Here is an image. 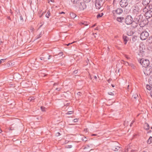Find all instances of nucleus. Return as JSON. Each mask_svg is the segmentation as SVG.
Instances as JSON below:
<instances>
[{
  "label": "nucleus",
  "instance_id": "f257e3e1",
  "mask_svg": "<svg viewBox=\"0 0 152 152\" xmlns=\"http://www.w3.org/2000/svg\"><path fill=\"white\" fill-rule=\"evenodd\" d=\"M141 5L139 4H137L134 6L133 11V14L134 16L140 14V12L142 10V7Z\"/></svg>",
  "mask_w": 152,
  "mask_h": 152
},
{
  "label": "nucleus",
  "instance_id": "f03ea898",
  "mask_svg": "<svg viewBox=\"0 0 152 152\" xmlns=\"http://www.w3.org/2000/svg\"><path fill=\"white\" fill-rule=\"evenodd\" d=\"M134 16V18L133 24L134 23L135 24V25L134 26H133V27L134 28H135L137 27V23L140 22L144 18L143 16L140 14Z\"/></svg>",
  "mask_w": 152,
  "mask_h": 152
},
{
  "label": "nucleus",
  "instance_id": "7ed1b4c3",
  "mask_svg": "<svg viewBox=\"0 0 152 152\" xmlns=\"http://www.w3.org/2000/svg\"><path fill=\"white\" fill-rule=\"evenodd\" d=\"M139 62L142 66L145 67L148 66L150 63L148 60L144 58L140 60Z\"/></svg>",
  "mask_w": 152,
  "mask_h": 152
},
{
  "label": "nucleus",
  "instance_id": "20e7f679",
  "mask_svg": "<svg viewBox=\"0 0 152 152\" xmlns=\"http://www.w3.org/2000/svg\"><path fill=\"white\" fill-rule=\"evenodd\" d=\"M125 22L127 25H130L131 24H132V25L133 24V18L130 15H128L126 16L125 19Z\"/></svg>",
  "mask_w": 152,
  "mask_h": 152
},
{
  "label": "nucleus",
  "instance_id": "39448f33",
  "mask_svg": "<svg viewBox=\"0 0 152 152\" xmlns=\"http://www.w3.org/2000/svg\"><path fill=\"white\" fill-rule=\"evenodd\" d=\"M76 6L78 7L80 10H83L86 7L85 3L84 2H82L81 1L76 5Z\"/></svg>",
  "mask_w": 152,
  "mask_h": 152
},
{
  "label": "nucleus",
  "instance_id": "423d86ee",
  "mask_svg": "<svg viewBox=\"0 0 152 152\" xmlns=\"http://www.w3.org/2000/svg\"><path fill=\"white\" fill-rule=\"evenodd\" d=\"M149 35V33L147 31H143L141 34L140 38L141 40H145L147 39Z\"/></svg>",
  "mask_w": 152,
  "mask_h": 152
},
{
  "label": "nucleus",
  "instance_id": "0eeeda50",
  "mask_svg": "<svg viewBox=\"0 0 152 152\" xmlns=\"http://www.w3.org/2000/svg\"><path fill=\"white\" fill-rule=\"evenodd\" d=\"M152 72V67L147 66L144 71V74L146 75H150Z\"/></svg>",
  "mask_w": 152,
  "mask_h": 152
},
{
  "label": "nucleus",
  "instance_id": "6e6552de",
  "mask_svg": "<svg viewBox=\"0 0 152 152\" xmlns=\"http://www.w3.org/2000/svg\"><path fill=\"white\" fill-rule=\"evenodd\" d=\"M119 4L122 7H125L128 5V0H121Z\"/></svg>",
  "mask_w": 152,
  "mask_h": 152
},
{
  "label": "nucleus",
  "instance_id": "1a4fd4ad",
  "mask_svg": "<svg viewBox=\"0 0 152 152\" xmlns=\"http://www.w3.org/2000/svg\"><path fill=\"white\" fill-rule=\"evenodd\" d=\"M95 4L96 8L98 9H100L103 4L101 2L100 0H95Z\"/></svg>",
  "mask_w": 152,
  "mask_h": 152
},
{
  "label": "nucleus",
  "instance_id": "9d476101",
  "mask_svg": "<svg viewBox=\"0 0 152 152\" xmlns=\"http://www.w3.org/2000/svg\"><path fill=\"white\" fill-rule=\"evenodd\" d=\"M152 16V11L150 10H148L145 14V17L148 19Z\"/></svg>",
  "mask_w": 152,
  "mask_h": 152
},
{
  "label": "nucleus",
  "instance_id": "9b49d317",
  "mask_svg": "<svg viewBox=\"0 0 152 152\" xmlns=\"http://www.w3.org/2000/svg\"><path fill=\"white\" fill-rule=\"evenodd\" d=\"M113 11L117 14L120 15L123 12V10L121 8H118L116 10H115Z\"/></svg>",
  "mask_w": 152,
  "mask_h": 152
},
{
  "label": "nucleus",
  "instance_id": "f8f14e48",
  "mask_svg": "<svg viewBox=\"0 0 152 152\" xmlns=\"http://www.w3.org/2000/svg\"><path fill=\"white\" fill-rule=\"evenodd\" d=\"M116 20L118 22L120 23H122L124 20V17H120L117 18Z\"/></svg>",
  "mask_w": 152,
  "mask_h": 152
},
{
  "label": "nucleus",
  "instance_id": "ddd939ff",
  "mask_svg": "<svg viewBox=\"0 0 152 152\" xmlns=\"http://www.w3.org/2000/svg\"><path fill=\"white\" fill-rule=\"evenodd\" d=\"M150 2V0H143L142 2V4L143 5L145 6L148 5Z\"/></svg>",
  "mask_w": 152,
  "mask_h": 152
},
{
  "label": "nucleus",
  "instance_id": "4468645a",
  "mask_svg": "<svg viewBox=\"0 0 152 152\" xmlns=\"http://www.w3.org/2000/svg\"><path fill=\"white\" fill-rule=\"evenodd\" d=\"M123 39L124 42V43L125 45H126L128 41V38L127 36H126L123 35Z\"/></svg>",
  "mask_w": 152,
  "mask_h": 152
},
{
  "label": "nucleus",
  "instance_id": "2eb2a0df",
  "mask_svg": "<svg viewBox=\"0 0 152 152\" xmlns=\"http://www.w3.org/2000/svg\"><path fill=\"white\" fill-rule=\"evenodd\" d=\"M119 148L120 147L119 146L116 145L113 146L112 147V149L114 151H118Z\"/></svg>",
  "mask_w": 152,
  "mask_h": 152
},
{
  "label": "nucleus",
  "instance_id": "dca6fc26",
  "mask_svg": "<svg viewBox=\"0 0 152 152\" xmlns=\"http://www.w3.org/2000/svg\"><path fill=\"white\" fill-rule=\"evenodd\" d=\"M89 23L86 21H83L80 23V25L81 26L83 25L84 26H86L88 25Z\"/></svg>",
  "mask_w": 152,
  "mask_h": 152
},
{
  "label": "nucleus",
  "instance_id": "f3484780",
  "mask_svg": "<svg viewBox=\"0 0 152 152\" xmlns=\"http://www.w3.org/2000/svg\"><path fill=\"white\" fill-rule=\"evenodd\" d=\"M70 16L71 19H73L76 17V15L75 14L71 12L70 13Z\"/></svg>",
  "mask_w": 152,
  "mask_h": 152
},
{
  "label": "nucleus",
  "instance_id": "a211bd4d",
  "mask_svg": "<svg viewBox=\"0 0 152 152\" xmlns=\"http://www.w3.org/2000/svg\"><path fill=\"white\" fill-rule=\"evenodd\" d=\"M80 0H71V1L74 4H75L77 5Z\"/></svg>",
  "mask_w": 152,
  "mask_h": 152
},
{
  "label": "nucleus",
  "instance_id": "6ab92c4d",
  "mask_svg": "<svg viewBox=\"0 0 152 152\" xmlns=\"http://www.w3.org/2000/svg\"><path fill=\"white\" fill-rule=\"evenodd\" d=\"M147 142L148 144H150L152 142V137H150L149 139L147 140Z\"/></svg>",
  "mask_w": 152,
  "mask_h": 152
},
{
  "label": "nucleus",
  "instance_id": "aec40b11",
  "mask_svg": "<svg viewBox=\"0 0 152 152\" xmlns=\"http://www.w3.org/2000/svg\"><path fill=\"white\" fill-rule=\"evenodd\" d=\"M146 126L145 127V128L146 130L149 129L150 128V126L149 124L147 123L145 124Z\"/></svg>",
  "mask_w": 152,
  "mask_h": 152
},
{
  "label": "nucleus",
  "instance_id": "412c9836",
  "mask_svg": "<svg viewBox=\"0 0 152 152\" xmlns=\"http://www.w3.org/2000/svg\"><path fill=\"white\" fill-rule=\"evenodd\" d=\"M141 21L142 23H143L145 25L147 23V21L145 18L144 17L143 19Z\"/></svg>",
  "mask_w": 152,
  "mask_h": 152
},
{
  "label": "nucleus",
  "instance_id": "4be33fe9",
  "mask_svg": "<svg viewBox=\"0 0 152 152\" xmlns=\"http://www.w3.org/2000/svg\"><path fill=\"white\" fill-rule=\"evenodd\" d=\"M103 15V13H102L101 14L99 13L97 15V18H98L100 17H101Z\"/></svg>",
  "mask_w": 152,
  "mask_h": 152
},
{
  "label": "nucleus",
  "instance_id": "5701e85b",
  "mask_svg": "<svg viewBox=\"0 0 152 152\" xmlns=\"http://www.w3.org/2000/svg\"><path fill=\"white\" fill-rule=\"evenodd\" d=\"M50 15V12L49 11H48V12H47V13H46L45 15V16L48 18L49 17Z\"/></svg>",
  "mask_w": 152,
  "mask_h": 152
},
{
  "label": "nucleus",
  "instance_id": "b1692460",
  "mask_svg": "<svg viewBox=\"0 0 152 152\" xmlns=\"http://www.w3.org/2000/svg\"><path fill=\"white\" fill-rule=\"evenodd\" d=\"M139 23L140 26V27H143L145 25L143 23H142L141 21H140Z\"/></svg>",
  "mask_w": 152,
  "mask_h": 152
},
{
  "label": "nucleus",
  "instance_id": "393cba45",
  "mask_svg": "<svg viewBox=\"0 0 152 152\" xmlns=\"http://www.w3.org/2000/svg\"><path fill=\"white\" fill-rule=\"evenodd\" d=\"M42 111L45 112L46 110V108L45 107L43 106H41L40 107Z\"/></svg>",
  "mask_w": 152,
  "mask_h": 152
},
{
  "label": "nucleus",
  "instance_id": "a878e982",
  "mask_svg": "<svg viewBox=\"0 0 152 152\" xmlns=\"http://www.w3.org/2000/svg\"><path fill=\"white\" fill-rule=\"evenodd\" d=\"M148 10L147 8L146 7H145L143 9V11L144 12H145V13L147 12L148 11Z\"/></svg>",
  "mask_w": 152,
  "mask_h": 152
},
{
  "label": "nucleus",
  "instance_id": "bb28decb",
  "mask_svg": "<svg viewBox=\"0 0 152 152\" xmlns=\"http://www.w3.org/2000/svg\"><path fill=\"white\" fill-rule=\"evenodd\" d=\"M151 87L149 85H146V88L149 90H150L151 89Z\"/></svg>",
  "mask_w": 152,
  "mask_h": 152
},
{
  "label": "nucleus",
  "instance_id": "cd10ccee",
  "mask_svg": "<svg viewBox=\"0 0 152 152\" xmlns=\"http://www.w3.org/2000/svg\"><path fill=\"white\" fill-rule=\"evenodd\" d=\"M138 96V95L136 94H135L134 95H133L132 97L133 98H134L135 99H136L137 98Z\"/></svg>",
  "mask_w": 152,
  "mask_h": 152
},
{
  "label": "nucleus",
  "instance_id": "c85d7f7f",
  "mask_svg": "<svg viewBox=\"0 0 152 152\" xmlns=\"http://www.w3.org/2000/svg\"><path fill=\"white\" fill-rule=\"evenodd\" d=\"M73 113V111H68L67 112V113H66V114H67V115H70V114H71L72 113Z\"/></svg>",
  "mask_w": 152,
  "mask_h": 152
},
{
  "label": "nucleus",
  "instance_id": "c756f323",
  "mask_svg": "<svg viewBox=\"0 0 152 152\" xmlns=\"http://www.w3.org/2000/svg\"><path fill=\"white\" fill-rule=\"evenodd\" d=\"M149 82L150 83H151L152 85V77H150L149 79Z\"/></svg>",
  "mask_w": 152,
  "mask_h": 152
},
{
  "label": "nucleus",
  "instance_id": "7c9ffc66",
  "mask_svg": "<svg viewBox=\"0 0 152 152\" xmlns=\"http://www.w3.org/2000/svg\"><path fill=\"white\" fill-rule=\"evenodd\" d=\"M41 37V33H40L39 35H37L36 37V39H39V38H40Z\"/></svg>",
  "mask_w": 152,
  "mask_h": 152
},
{
  "label": "nucleus",
  "instance_id": "2f4dec72",
  "mask_svg": "<svg viewBox=\"0 0 152 152\" xmlns=\"http://www.w3.org/2000/svg\"><path fill=\"white\" fill-rule=\"evenodd\" d=\"M6 59H1L0 60V64L4 62Z\"/></svg>",
  "mask_w": 152,
  "mask_h": 152
},
{
  "label": "nucleus",
  "instance_id": "473e14b6",
  "mask_svg": "<svg viewBox=\"0 0 152 152\" xmlns=\"http://www.w3.org/2000/svg\"><path fill=\"white\" fill-rule=\"evenodd\" d=\"M90 147L91 148H95V146L93 144H90Z\"/></svg>",
  "mask_w": 152,
  "mask_h": 152
},
{
  "label": "nucleus",
  "instance_id": "72a5a7b5",
  "mask_svg": "<svg viewBox=\"0 0 152 152\" xmlns=\"http://www.w3.org/2000/svg\"><path fill=\"white\" fill-rule=\"evenodd\" d=\"M82 140L84 141H86L87 140V139L86 138V137H83L82 138Z\"/></svg>",
  "mask_w": 152,
  "mask_h": 152
},
{
  "label": "nucleus",
  "instance_id": "f704fd0d",
  "mask_svg": "<svg viewBox=\"0 0 152 152\" xmlns=\"http://www.w3.org/2000/svg\"><path fill=\"white\" fill-rule=\"evenodd\" d=\"M89 147H90V145H86V146L85 147L84 149H87Z\"/></svg>",
  "mask_w": 152,
  "mask_h": 152
},
{
  "label": "nucleus",
  "instance_id": "c9c22d12",
  "mask_svg": "<svg viewBox=\"0 0 152 152\" xmlns=\"http://www.w3.org/2000/svg\"><path fill=\"white\" fill-rule=\"evenodd\" d=\"M78 121V119L77 118H75V119H74L73 120V121L74 122H77Z\"/></svg>",
  "mask_w": 152,
  "mask_h": 152
},
{
  "label": "nucleus",
  "instance_id": "e433bc0d",
  "mask_svg": "<svg viewBox=\"0 0 152 152\" xmlns=\"http://www.w3.org/2000/svg\"><path fill=\"white\" fill-rule=\"evenodd\" d=\"M61 88H56V90H57L58 91H61Z\"/></svg>",
  "mask_w": 152,
  "mask_h": 152
},
{
  "label": "nucleus",
  "instance_id": "4c0bfd02",
  "mask_svg": "<svg viewBox=\"0 0 152 152\" xmlns=\"http://www.w3.org/2000/svg\"><path fill=\"white\" fill-rule=\"evenodd\" d=\"M86 62L87 63L86 65H88V63L89 62V60L88 58H87V60H86Z\"/></svg>",
  "mask_w": 152,
  "mask_h": 152
},
{
  "label": "nucleus",
  "instance_id": "58836bf2",
  "mask_svg": "<svg viewBox=\"0 0 152 152\" xmlns=\"http://www.w3.org/2000/svg\"><path fill=\"white\" fill-rule=\"evenodd\" d=\"M100 1L102 4H103L105 1V0H100Z\"/></svg>",
  "mask_w": 152,
  "mask_h": 152
},
{
  "label": "nucleus",
  "instance_id": "ea45409f",
  "mask_svg": "<svg viewBox=\"0 0 152 152\" xmlns=\"http://www.w3.org/2000/svg\"><path fill=\"white\" fill-rule=\"evenodd\" d=\"M85 2H86L87 3H88L91 0H83Z\"/></svg>",
  "mask_w": 152,
  "mask_h": 152
},
{
  "label": "nucleus",
  "instance_id": "a19ab883",
  "mask_svg": "<svg viewBox=\"0 0 152 152\" xmlns=\"http://www.w3.org/2000/svg\"><path fill=\"white\" fill-rule=\"evenodd\" d=\"M20 19L21 20H22V21H23V17L22 15H20Z\"/></svg>",
  "mask_w": 152,
  "mask_h": 152
},
{
  "label": "nucleus",
  "instance_id": "79ce46f5",
  "mask_svg": "<svg viewBox=\"0 0 152 152\" xmlns=\"http://www.w3.org/2000/svg\"><path fill=\"white\" fill-rule=\"evenodd\" d=\"M108 94H109L111 95H114V94L112 92H109Z\"/></svg>",
  "mask_w": 152,
  "mask_h": 152
},
{
  "label": "nucleus",
  "instance_id": "37998d69",
  "mask_svg": "<svg viewBox=\"0 0 152 152\" xmlns=\"http://www.w3.org/2000/svg\"><path fill=\"white\" fill-rule=\"evenodd\" d=\"M140 51L144 52L143 50V48H141V47L140 46Z\"/></svg>",
  "mask_w": 152,
  "mask_h": 152
},
{
  "label": "nucleus",
  "instance_id": "c03bdc74",
  "mask_svg": "<svg viewBox=\"0 0 152 152\" xmlns=\"http://www.w3.org/2000/svg\"><path fill=\"white\" fill-rule=\"evenodd\" d=\"M124 62L126 66H127L128 65H129V63L128 62L124 61Z\"/></svg>",
  "mask_w": 152,
  "mask_h": 152
},
{
  "label": "nucleus",
  "instance_id": "a18cd8bd",
  "mask_svg": "<svg viewBox=\"0 0 152 152\" xmlns=\"http://www.w3.org/2000/svg\"><path fill=\"white\" fill-rule=\"evenodd\" d=\"M134 121H132V122L131 123V124H130V126H132V124L134 123Z\"/></svg>",
  "mask_w": 152,
  "mask_h": 152
},
{
  "label": "nucleus",
  "instance_id": "49530a36",
  "mask_svg": "<svg viewBox=\"0 0 152 152\" xmlns=\"http://www.w3.org/2000/svg\"><path fill=\"white\" fill-rule=\"evenodd\" d=\"M81 93L80 92H79L77 93V95L78 96L81 95Z\"/></svg>",
  "mask_w": 152,
  "mask_h": 152
},
{
  "label": "nucleus",
  "instance_id": "de8ad7c7",
  "mask_svg": "<svg viewBox=\"0 0 152 152\" xmlns=\"http://www.w3.org/2000/svg\"><path fill=\"white\" fill-rule=\"evenodd\" d=\"M60 135V133L59 132H57L56 133V136H59Z\"/></svg>",
  "mask_w": 152,
  "mask_h": 152
},
{
  "label": "nucleus",
  "instance_id": "09e8293b",
  "mask_svg": "<svg viewBox=\"0 0 152 152\" xmlns=\"http://www.w3.org/2000/svg\"><path fill=\"white\" fill-rule=\"evenodd\" d=\"M74 42H72V43H69V44H66V45L67 46H69L70 45V44H72L73 43H74Z\"/></svg>",
  "mask_w": 152,
  "mask_h": 152
},
{
  "label": "nucleus",
  "instance_id": "8fccbe9b",
  "mask_svg": "<svg viewBox=\"0 0 152 152\" xmlns=\"http://www.w3.org/2000/svg\"><path fill=\"white\" fill-rule=\"evenodd\" d=\"M59 14H65V12H59Z\"/></svg>",
  "mask_w": 152,
  "mask_h": 152
},
{
  "label": "nucleus",
  "instance_id": "3c124183",
  "mask_svg": "<svg viewBox=\"0 0 152 152\" xmlns=\"http://www.w3.org/2000/svg\"><path fill=\"white\" fill-rule=\"evenodd\" d=\"M94 78L95 79H97V77L96 76H94Z\"/></svg>",
  "mask_w": 152,
  "mask_h": 152
},
{
  "label": "nucleus",
  "instance_id": "603ef678",
  "mask_svg": "<svg viewBox=\"0 0 152 152\" xmlns=\"http://www.w3.org/2000/svg\"><path fill=\"white\" fill-rule=\"evenodd\" d=\"M74 73H75V74H76L77 73V70H75V71H74Z\"/></svg>",
  "mask_w": 152,
  "mask_h": 152
},
{
  "label": "nucleus",
  "instance_id": "864d4df0",
  "mask_svg": "<svg viewBox=\"0 0 152 152\" xmlns=\"http://www.w3.org/2000/svg\"><path fill=\"white\" fill-rule=\"evenodd\" d=\"M58 84V83H55L53 85H54V86H55L57 85Z\"/></svg>",
  "mask_w": 152,
  "mask_h": 152
},
{
  "label": "nucleus",
  "instance_id": "5fc2aeb1",
  "mask_svg": "<svg viewBox=\"0 0 152 152\" xmlns=\"http://www.w3.org/2000/svg\"><path fill=\"white\" fill-rule=\"evenodd\" d=\"M150 94V95H151V97H152V91H151Z\"/></svg>",
  "mask_w": 152,
  "mask_h": 152
},
{
  "label": "nucleus",
  "instance_id": "6e6d98bb",
  "mask_svg": "<svg viewBox=\"0 0 152 152\" xmlns=\"http://www.w3.org/2000/svg\"><path fill=\"white\" fill-rule=\"evenodd\" d=\"M50 56H50V55H49V57H48V60H49V59H50Z\"/></svg>",
  "mask_w": 152,
  "mask_h": 152
},
{
  "label": "nucleus",
  "instance_id": "4d7b16f0",
  "mask_svg": "<svg viewBox=\"0 0 152 152\" xmlns=\"http://www.w3.org/2000/svg\"><path fill=\"white\" fill-rule=\"evenodd\" d=\"M43 59H44V58H43V57H40V59L41 60H43Z\"/></svg>",
  "mask_w": 152,
  "mask_h": 152
},
{
  "label": "nucleus",
  "instance_id": "13d9d810",
  "mask_svg": "<svg viewBox=\"0 0 152 152\" xmlns=\"http://www.w3.org/2000/svg\"><path fill=\"white\" fill-rule=\"evenodd\" d=\"M96 135V134H92V136H95Z\"/></svg>",
  "mask_w": 152,
  "mask_h": 152
},
{
  "label": "nucleus",
  "instance_id": "bf43d9fd",
  "mask_svg": "<svg viewBox=\"0 0 152 152\" xmlns=\"http://www.w3.org/2000/svg\"><path fill=\"white\" fill-rule=\"evenodd\" d=\"M110 79H109V80H108L107 81L109 83H110Z\"/></svg>",
  "mask_w": 152,
  "mask_h": 152
},
{
  "label": "nucleus",
  "instance_id": "052dcab7",
  "mask_svg": "<svg viewBox=\"0 0 152 152\" xmlns=\"http://www.w3.org/2000/svg\"><path fill=\"white\" fill-rule=\"evenodd\" d=\"M112 86L113 87H114V86H115L114 85H113L112 84Z\"/></svg>",
  "mask_w": 152,
  "mask_h": 152
},
{
  "label": "nucleus",
  "instance_id": "680f3d73",
  "mask_svg": "<svg viewBox=\"0 0 152 152\" xmlns=\"http://www.w3.org/2000/svg\"><path fill=\"white\" fill-rule=\"evenodd\" d=\"M69 146H70V147H69V148H72V145H69Z\"/></svg>",
  "mask_w": 152,
  "mask_h": 152
},
{
  "label": "nucleus",
  "instance_id": "e2e57ef3",
  "mask_svg": "<svg viewBox=\"0 0 152 152\" xmlns=\"http://www.w3.org/2000/svg\"><path fill=\"white\" fill-rule=\"evenodd\" d=\"M50 1L52 2H54V0H51Z\"/></svg>",
  "mask_w": 152,
  "mask_h": 152
},
{
  "label": "nucleus",
  "instance_id": "0e129e2a",
  "mask_svg": "<svg viewBox=\"0 0 152 152\" xmlns=\"http://www.w3.org/2000/svg\"><path fill=\"white\" fill-rule=\"evenodd\" d=\"M95 25H94L93 26H92V27H94L95 26Z\"/></svg>",
  "mask_w": 152,
  "mask_h": 152
},
{
  "label": "nucleus",
  "instance_id": "69168bd1",
  "mask_svg": "<svg viewBox=\"0 0 152 152\" xmlns=\"http://www.w3.org/2000/svg\"><path fill=\"white\" fill-rule=\"evenodd\" d=\"M147 152V151H143V152Z\"/></svg>",
  "mask_w": 152,
  "mask_h": 152
},
{
  "label": "nucleus",
  "instance_id": "338daca9",
  "mask_svg": "<svg viewBox=\"0 0 152 152\" xmlns=\"http://www.w3.org/2000/svg\"><path fill=\"white\" fill-rule=\"evenodd\" d=\"M42 26V25H41L40 26V27H41Z\"/></svg>",
  "mask_w": 152,
  "mask_h": 152
},
{
  "label": "nucleus",
  "instance_id": "774afa93",
  "mask_svg": "<svg viewBox=\"0 0 152 152\" xmlns=\"http://www.w3.org/2000/svg\"><path fill=\"white\" fill-rule=\"evenodd\" d=\"M126 57L127 58H128V59L129 58H128V57Z\"/></svg>",
  "mask_w": 152,
  "mask_h": 152
}]
</instances>
